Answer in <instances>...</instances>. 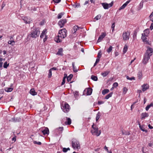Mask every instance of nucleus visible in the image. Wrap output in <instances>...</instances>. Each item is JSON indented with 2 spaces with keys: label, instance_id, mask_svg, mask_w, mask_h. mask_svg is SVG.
I'll return each mask as SVG.
<instances>
[{
  "label": "nucleus",
  "instance_id": "nucleus-1",
  "mask_svg": "<svg viewBox=\"0 0 153 153\" xmlns=\"http://www.w3.org/2000/svg\"><path fill=\"white\" fill-rule=\"evenodd\" d=\"M66 30L65 29H61L59 31V35L54 38L55 41L57 42H61L62 39L66 36Z\"/></svg>",
  "mask_w": 153,
  "mask_h": 153
},
{
  "label": "nucleus",
  "instance_id": "nucleus-2",
  "mask_svg": "<svg viewBox=\"0 0 153 153\" xmlns=\"http://www.w3.org/2000/svg\"><path fill=\"white\" fill-rule=\"evenodd\" d=\"M147 49L145 53L144 56L143 61V62L144 64H146L149 59L150 56H152V53L153 52V49L149 47H147Z\"/></svg>",
  "mask_w": 153,
  "mask_h": 153
},
{
  "label": "nucleus",
  "instance_id": "nucleus-3",
  "mask_svg": "<svg viewBox=\"0 0 153 153\" xmlns=\"http://www.w3.org/2000/svg\"><path fill=\"white\" fill-rule=\"evenodd\" d=\"M40 33V31L38 28H35L31 31L30 33L29 34L27 37H31L33 38H35L39 36Z\"/></svg>",
  "mask_w": 153,
  "mask_h": 153
},
{
  "label": "nucleus",
  "instance_id": "nucleus-4",
  "mask_svg": "<svg viewBox=\"0 0 153 153\" xmlns=\"http://www.w3.org/2000/svg\"><path fill=\"white\" fill-rule=\"evenodd\" d=\"M91 132L93 134L99 136L101 133V130H99L97 125H92Z\"/></svg>",
  "mask_w": 153,
  "mask_h": 153
},
{
  "label": "nucleus",
  "instance_id": "nucleus-5",
  "mask_svg": "<svg viewBox=\"0 0 153 153\" xmlns=\"http://www.w3.org/2000/svg\"><path fill=\"white\" fill-rule=\"evenodd\" d=\"M72 145L73 148L76 149H80V145L79 142L75 139H73L72 141Z\"/></svg>",
  "mask_w": 153,
  "mask_h": 153
},
{
  "label": "nucleus",
  "instance_id": "nucleus-6",
  "mask_svg": "<svg viewBox=\"0 0 153 153\" xmlns=\"http://www.w3.org/2000/svg\"><path fill=\"white\" fill-rule=\"evenodd\" d=\"M130 33L128 31L124 32L122 34L123 40L124 41L128 40L130 38Z\"/></svg>",
  "mask_w": 153,
  "mask_h": 153
},
{
  "label": "nucleus",
  "instance_id": "nucleus-7",
  "mask_svg": "<svg viewBox=\"0 0 153 153\" xmlns=\"http://www.w3.org/2000/svg\"><path fill=\"white\" fill-rule=\"evenodd\" d=\"M62 109L65 112H68L70 110V106L68 103H65L61 107Z\"/></svg>",
  "mask_w": 153,
  "mask_h": 153
},
{
  "label": "nucleus",
  "instance_id": "nucleus-8",
  "mask_svg": "<svg viewBox=\"0 0 153 153\" xmlns=\"http://www.w3.org/2000/svg\"><path fill=\"white\" fill-rule=\"evenodd\" d=\"M113 1H112L110 3L108 4L106 3H102V6L105 9H107L109 7H110L113 6Z\"/></svg>",
  "mask_w": 153,
  "mask_h": 153
},
{
  "label": "nucleus",
  "instance_id": "nucleus-9",
  "mask_svg": "<svg viewBox=\"0 0 153 153\" xmlns=\"http://www.w3.org/2000/svg\"><path fill=\"white\" fill-rule=\"evenodd\" d=\"M40 130L44 135L46 134L48 135L49 134V130L47 127H44L42 128H40Z\"/></svg>",
  "mask_w": 153,
  "mask_h": 153
},
{
  "label": "nucleus",
  "instance_id": "nucleus-10",
  "mask_svg": "<svg viewBox=\"0 0 153 153\" xmlns=\"http://www.w3.org/2000/svg\"><path fill=\"white\" fill-rule=\"evenodd\" d=\"M67 22V20L66 19H62L60 20L58 22V24L60 28L63 27Z\"/></svg>",
  "mask_w": 153,
  "mask_h": 153
},
{
  "label": "nucleus",
  "instance_id": "nucleus-11",
  "mask_svg": "<svg viewBox=\"0 0 153 153\" xmlns=\"http://www.w3.org/2000/svg\"><path fill=\"white\" fill-rule=\"evenodd\" d=\"M10 121L13 122H19L21 121V119L20 117H14L11 119Z\"/></svg>",
  "mask_w": 153,
  "mask_h": 153
},
{
  "label": "nucleus",
  "instance_id": "nucleus-12",
  "mask_svg": "<svg viewBox=\"0 0 153 153\" xmlns=\"http://www.w3.org/2000/svg\"><path fill=\"white\" fill-rule=\"evenodd\" d=\"M106 34L105 33H102L100 36L99 37L97 42H100L106 36Z\"/></svg>",
  "mask_w": 153,
  "mask_h": 153
},
{
  "label": "nucleus",
  "instance_id": "nucleus-13",
  "mask_svg": "<svg viewBox=\"0 0 153 153\" xmlns=\"http://www.w3.org/2000/svg\"><path fill=\"white\" fill-rule=\"evenodd\" d=\"M81 29H82L81 27H78L77 25H75L73 27L72 31L74 33H75L78 30Z\"/></svg>",
  "mask_w": 153,
  "mask_h": 153
},
{
  "label": "nucleus",
  "instance_id": "nucleus-14",
  "mask_svg": "<svg viewBox=\"0 0 153 153\" xmlns=\"http://www.w3.org/2000/svg\"><path fill=\"white\" fill-rule=\"evenodd\" d=\"M142 91H145L149 88V86L148 84H145L142 86Z\"/></svg>",
  "mask_w": 153,
  "mask_h": 153
},
{
  "label": "nucleus",
  "instance_id": "nucleus-15",
  "mask_svg": "<svg viewBox=\"0 0 153 153\" xmlns=\"http://www.w3.org/2000/svg\"><path fill=\"white\" fill-rule=\"evenodd\" d=\"M149 114L148 113L146 112L143 113L141 114V117L142 119H145V117H148Z\"/></svg>",
  "mask_w": 153,
  "mask_h": 153
},
{
  "label": "nucleus",
  "instance_id": "nucleus-16",
  "mask_svg": "<svg viewBox=\"0 0 153 153\" xmlns=\"http://www.w3.org/2000/svg\"><path fill=\"white\" fill-rule=\"evenodd\" d=\"M23 20L26 23H29L31 21V20L30 18L27 17H24Z\"/></svg>",
  "mask_w": 153,
  "mask_h": 153
},
{
  "label": "nucleus",
  "instance_id": "nucleus-17",
  "mask_svg": "<svg viewBox=\"0 0 153 153\" xmlns=\"http://www.w3.org/2000/svg\"><path fill=\"white\" fill-rule=\"evenodd\" d=\"M92 89L90 88H88L85 91H86V95H91L92 92Z\"/></svg>",
  "mask_w": 153,
  "mask_h": 153
},
{
  "label": "nucleus",
  "instance_id": "nucleus-18",
  "mask_svg": "<svg viewBox=\"0 0 153 153\" xmlns=\"http://www.w3.org/2000/svg\"><path fill=\"white\" fill-rule=\"evenodd\" d=\"M147 36L143 34H142V39L144 42H145L147 44H149L148 41L146 40V36Z\"/></svg>",
  "mask_w": 153,
  "mask_h": 153
},
{
  "label": "nucleus",
  "instance_id": "nucleus-19",
  "mask_svg": "<svg viewBox=\"0 0 153 153\" xmlns=\"http://www.w3.org/2000/svg\"><path fill=\"white\" fill-rule=\"evenodd\" d=\"M46 29H44L42 31V33H41V35L40 36V37L41 38H42L44 36L45 37V35H46Z\"/></svg>",
  "mask_w": 153,
  "mask_h": 153
},
{
  "label": "nucleus",
  "instance_id": "nucleus-20",
  "mask_svg": "<svg viewBox=\"0 0 153 153\" xmlns=\"http://www.w3.org/2000/svg\"><path fill=\"white\" fill-rule=\"evenodd\" d=\"M139 127L140 129L143 131H145L146 132H147V130L145 128L144 126V125H139Z\"/></svg>",
  "mask_w": 153,
  "mask_h": 153
},
{
  "label": "nucleus",
  "instance_id": "nucleus-21",
  "mask_svg": "<svg viewBox=\"0 0 153 153\" xmlns=\"http://www.w3.org/2000/svg\"><path fill=\"white\" fill-rule=\"evenodd\" d=\"M63 130V127H59V128H57L56 129L55 131L58 132L59 133H60L62 132Z\"/></svg>",
  "mask_w": 153,
  "mask_h": 153
},
{
  "label": "nucleus",
  "instance_id": "nucleus-22",
  "mask_svg": "<svg viewBox=\"0 0 153 153\" xmlns=\"http://www.w3.org/2000/svg\"><path fill=\"white\" fill-rule=\"evenodd\" d=\"M63 49L62 48H60L59 49L58 52L56 54L61 55L62 56L63 55L62 52H63Z\"/></svg>",
  "mask_w": 153,
  "mask_h": 153
},
{
  "label": "nucleus",
  "instance_id": "nucleus-23",
  "mask_svg": "<svg viewBox=\"0 0 153 153\" xmlns=\"http://www.w3.org/2000/svg\"><path fill=\"white\" fill-rule=\"evenodd\" d=\"M65 124H71V120L69 118H67L66 121L65 122Z\"/></svg>",
  "mask_w": 153,
  "mask_h": 153
},
{
  "label": "nucleus",
  "instance_id": "nucleus-24",
  "mask_svg": "<svg viewBox=\"0 0 153 153\" xmlns=\"http://www.w3.org/2000/svg\"><path fill=\"white\" fill-rule=\"evenodd\" d=\"M30 94L33 95H35L37 94V93L36 92L34 89H32L30 91Z\"/></svg>",
  "mask_w": 153,
  "mask_h": 153
},
{
  "label": "nucleus",
  "instance_id": "nucleus-25",
  "mask_svg": "<svg viewBox=\"0 0 153 153\" xmlns=\"http://www.w3.org/2000/svg\"><path fill=\"white\" fill-rule=\"evenodd\" d=\"M109 72L108 71H105L104 72L101 73V75L104 77L106 76L109 73Z\"/></svg>",
  "mask_w": 153,
  "mask_h": 153
},
{
  "label": "nucleus",
  "instance_id": "nucleus-26",
  "mask_svg": "<svg viewBox=\"0 0 153 153\" xmlns=\"http://www.w3.org/2000/svg\"><path fill=\"white\" fill-rule=\"evenodd\" d=\"M101 115V113L100 112H98L97 114L96 117V121H97V120L99 119Z\"/></svg>",
  "mask_w": 153,
  "mask_h": 153
},
{
  "label": "nucleus",
  "instance_id": "nucleus-27",
  "mask_svg": "<svg viewBox=\"0 0 153 153\" xmlns=\"http://www.w3.org/2000/svg\"><path fill=\"white\" fill-rule=\"evenodd\" d=\"M73 75L72 74H71L67 77V80L68 82H69L71 81L72 78L73 77Z\"/></svg>",
  "mask_w": 153,
  "mask_h": 153
},
{
  "label": "nucleus",
  "instance_id": "nucleus-28",
  "mask_svg": "<svg viewBox=\"0 0 153 153\" xmlns=\"http://www.w3.org/2000/svg\"><path fill=\"white\" fill-rule=\"evenodd\" d=\"M138 77L139 79H141L142 77V72L141 71H139L138 72Z\"/></svg>",
  "mask_w": 153,
  "mask_h": 153
},
{
  "label": "nucleus",
  "instance_id": "nucleus-29",
  "mask_svg": "<svg viewBox=\"0 0 153 153\" xmlns=\"http://www.w3.org/2000/svg\"><path fill=\"white\" fill-rule=\"evenodd\" d=\"M112 92H111L110 93L105 96V99H108L110 97H111L112 96Z\"/></svg>",
  "mask_w": 153,
  "mask_h": 153
},
{
  "label": "nucleus",
  "instance_id": "nucleus-30",
  "mask_svg": "<svg viewBox=\"0 0 153 153\" xmlns=\"http://www.w3.org/2000/svg\"><path fill=\"white\" fill-rule=\"evenodd\" d=\"M109 91V90L108 89H105L102 91V94L103 95H105V94L108 93Z\"/></svg>",
  "mask_w": 153,
  "mask_h": 153
},
{
  "label": "nucleus",
  "instance_id": "nucleus-31",
  "mask_svg": "<svg viewBox=\"0 0 153 153\" xmlns=\"http://www.w3.org/2000/svg\"><path fill=\"white\" fill-rule=\"evenodd\" d=\"M149 32V29H146L144 30V33H143L145 35L147 36Z\"/></svg>",
  "mask_w": 153,
  "mask_h": 153
},
{
  "label": "nucleus",
  "instance_id": "nucleus-32",
  "mask_svg": "<svg viewBox=\"0 0 153 153\" xmlns=\"http://www.w3.org/2000/svg\"><path fill=\"white\" fill-rule=\"evenodd\" d=\"M15 42L14 41H9L8 42V43L12 46H13L15 45Z\"/></svg>",
  "mask_w": 153,
  "mask_h": 153
},
{
  "label": "nucleus",
  "instance_id": "nucleus-33",
  "mask_svg": "<svg viewBox=\"0 0 153 153\" xmlns=\"http://www.w3.org/2000/svg\"><path fill=\"white\" fill-rule=\"evenodd\" d=\"M91 79H92L95 81H96L97 80V77L96 76H95L93 75L91 76Z\"/></svg>",
  "mask_w": 153,
  "mask_h": 153
},
{
  "label": "nucleus",
  "instance_id": "nucleus-34",
  "mask_svg": "<svg viewBox=\"0 0 153 153\" xmlns=\"http://www.w3.org/2000/svg\"><path fill=\"white\" fill-rule=\"evenodd\" d=\"M5 90V91L7 92H10L13 91V88H6Z\"/></svg>",
  "mask_w": 153,
  "mask_h": 153
},
{
  "label": "nucleus",
  "instance_id": "nucleus-35",
  "mask_svg": "<svg viewBox=\"0 0 153 153\" xmlns=\"http://www.w3.org/2000/svg\"><path fill=\"white\" fill-rule=\"evenodd\" d=\"M64 12H62L60 13H59L58 14L57 18L58 19H59L61 18L62 16L64 14Z\"/></svg>",
  "mask_w": 153,
  "mask_h": 153
},
{
  "label": "nucleus",
  "instance_id": "nucleus-36",
  "mask_svg": "<svg viewBox=\"0 0 153 153\" xmlns=\"http://www.w3.org/2000/svg\"><path fill=\"white\" fill-rule=\"evenodd\" d=\"M101 15L100 14H99V15H97V16H96L95 17L94 19H95L96 20H98L101 18Z\"/></svg>",
  "mask_w": 153,
  "mask_h": 153
},
{
  "label": "nucleus",
  "instance_id": "nucleus-37",
  "mask_svg": "<svg viewBox=\"0 0 153 153\" xmlns=\"http://www.w3.org/2000/svg\"><path fill=\"white\" fill-rule=\"evenodd\" d=\"M102 53L101 51H99L98 53L97 58L100 59L102 56Z\"/></svg>",
  "mask_w": 153,
  "mask_h": 153
},
{
  "label": "nucleus",
  "instance_id": "nucleus-38",
  "mask_svg": "<svg viewBox=\"0 0 153 153\" xmlns=\"http://www.w3.org/2000/svg\"><path fill=\"white\" fill-rule=\"evenodd\" d=\"M128 91V89L126 87H124L123 88V94H126Z\"/></svg>",
  "mask_w": 153,
  "mask_h": 153
},
{
  "label": "nucleus",
  "instance_id": "nucleus-39",
  "mask_svg": "<svg viewBox=\"0 0 153 153\" xmlns=\"http://www.w3.org/2000/svg\"><path fill=\"white\" fill-rule=\"evenodd\" d=\"M126 77L127 79H128L130 80H135V78L134 77H129V76H127Z\"/></svg>",
  "mask_w": 153,
  "mask_h": 153
},
{
  "label": "nucleus",
  "instance_id": "nucleus-40",
  "mask_svg": "<svg viewBox=\"0 0 153 153\" xmlns=\"http://www.w3.org/2000/svg\"><path fill=\"white\" fill-rule=\"evenodd\" d=\"M112 49V47L111 46H110L109 48L107 50V51L108 53H110Z\"/></svg>",
  "mask_w": 153,
  "mask_h": 153
},
{
  "label": "nucleus",
  "instance_id": "nucleus-41",
  "mask_svg": "<svg viewBox=\"0 0 153 153\" xmlns=\"http://www.w3.org/2000/svg\"><path fill=\"white\" fill-rule=\"evenodd\" d=\"M9 64H7V62H6L4 63V64L3 67L4 68H6L9 66Z\"/></svg>",
  "mask_w": 153,
  "mask_h": 153
},
{
  "label": "nucleus",
  "instance_id": "nucleus-42",
  "mask_svg": "<svg viewBox=\"0 0 153 153\" xmlns=\"http://www.w3.org/2000/svg\"><path fill=\"white\" fill-rule=\"evenodd\" d=\"M127 50V46L125 45L123 49V52L125 53H126Z\"/></svg>",
  "mask_w": 153,
  "mask_h": 153
},
{
  "label": "nucleus",
  "instance_id": "nucleus-43",
  "mask_svg": "<svg viewBox=\"0 0 153 153\" xmlns=\"http://www.w3.org/2000/svg\"><path fill=\"white\" fill-rule=\"evenodd\" d=\"M126 6V4H124L119 8V10H120L121 9H124Z\"/></svg>",
  "mask_w": 153,
  "mask_h": 153
},
{
  "label": "nucleus",
  "instance_id": "nucleus-44",
  "mask_svg": "<svg viewBox=\"0 0 153 153\" xmlns=\"http://www.w3.org/2000/svg\"><path fill=\"white\" fill-rule=\"evenodd\" d=\"M66 78V76H65L63 77V80H62V84H61L62 85H64L65 83Z\"/></svg>",
  "mask_w": 153,
  "mask_h": 153
},
{
  "label": "nucleus",
  "instance_id": "nucleus-45",
  "mask_svg": "<svg viewBox=\"0 0 153 153\" xmlns=\"http://www.w3.org/2000/svg\"><path fill=\"white\" fill-rule=\"evenodd\" d=\"M52 70H51V69H50L49 70V74H48V77L49 78H50L52 76Z\"/></svg>",
  "mask_w": 153,
  "mask_h": 153
},
{
  "label": "nucleus",
  "instance_id": "nucleus-46",
  "mask_svg": "<svg viewBox=\"0 0 153 153\" xmlns=\"http://www.w3.org/2000/svg\"><path fill=\"white\" fill-rule=\"evenodd\" d=\"M79 92L78 91H75L74 92V95L75 97L76 98L78 95Z\"/></svg>",
  "mask_w": 153,
  "mask_h": 153
},
{
  "label": "nucleus",
  "instance_id": "nucleus-47",
  "mask_svg": "<svg viewBox=\"0 0 153 153\" xmlns=\"http://www.w3.org/2000/svg\"><path fill=\"white\" fill-rule=\"evenodd\" d=\"M33 143L34 144H37L39 145H41L42 144V143L41 142H37V141H34Z\"/></svg>",
  "mask_w": 153,
  "mask_h": 153
},
{
  "label": "nucleus",
  "instance_id": "nucleus-48",
  "mask_svg": "<svg viewBox=\"0 0 153 153\" xmlns=\"http://www.w3.org/2000/svg\"><path fill=\"white\" fill-rule=\"evenodd\" d=\"M113 85L114 87H117L118 86V84L117 82H115L113 83Z\"/></svg>",
  "mask_w": 153,
  "mask_h": 153
},
{
  "label": "nucleus",
  "instance_id": "nucleus-49",
  "mask_svg": "<svg viewBox=\"0 0 153 153\" xmlns=\"http://www.w3.org/2000/svg\"><path fill=\"white\" fill-rule=\"evenodd\" d=\"M115 23H114L112 24L111 28L112 29V31L113 32L114 30V28L115 27Z\"/></svg>",
  "mask_w": 153,
  "mask_h": 153
},
{
  "label": "nucleus",
  "instance_id": "nucleus-50",
  "mask_svg": "<svg viewBox=\"0 0 153 153\" xmlns=\"http://www.w3.org/2000/svg\"><path fill=\"white\" fill-rule=\"evenodd\" d=\"M73 6L74 7L76 8V7H80V4H74L73 5Z\"/></svg>",
  "mask_w": 153,
  "mask_h": 153
},
{
  "label": "nucleus",
  "instance_id": "nucleus-51",
  "mask_svg": "<svg viewBox=\"0 0 153 153\" xmlns=\"http://www.w3.org/2000/svg\"><path fill=\"white\" fill-rule=\"evenodd\" d=\"M73 71L76 73L77 72L78 70L75 66L74 67H73Z\"/></svg>",
  "mask_w": 153,
  "mask_h": 153
},
{
  "label": "nucleus",
  "instance_id": "nucleus-52",
  "mask_svg": "<svg viewBox=\"0 0 153 153\" xmlns=\"http://www.w3.org/2000/svg\"><path fill=\"white\" fill-rule=\"evenodd\" d=\"M61 0H53V1L55 3H59L60 1Z\"/></svg>",
  "mask_w": 153,
  "mask_h": 153
},
{
  "label": "nucleus",
  "instance_id": "nucleus-53",
  "mask_svg": "<svg viewBox=\"0 0 153 153\" xmlns=\"http://www.w3.org/2000/svg\"><path fill=\"white\" fill-rule=\"evenodd\" d=\"M150 108V106H149V105H147L146 107V111H148Z\"/></svg>",
  "mask_w": 153,
  "mask_h": 153
},
{
  "label": "nucleus",
  "instance_id": "nucleus-54",
  "mask_svg": "<svg viewBox=\"0 0 153 153\" xmlns=\"http://www.w3.org/2000/svg\"><path fill=\"white\" fill-rule=\"evenodd\" d=\"M62 151L64 152H66L67 151V149H66V148H64L62 149Z\"/></svg>",
  "mask_w": 153,
  "mask_h": 153
},
{
  "label": "nucleus",
  "instance_id": "nucleus-55",
  "mask_svg": "<svg viewBox=\"0 0 153 153\" xmlns=\"http://www.w3.org/2000/svg\"><path fill=\"white\" fill-rule=\"evenodd\" d=\"M153 29V22H152L151 25L150 27V29L152 30Z\"/></svg>",
  "mask_w": 153,
  "mask_h": 153
},
{
  "label": "nucleus",
  "instance_id": "nucleus-56",
  "mask_svg": "<svg viewBox=\"0 0 153 153\" xmlns=\"http://www.w3.org/2000/svg\"><path fill=\"white\" fill-rule=\"evenodd\" d=\"M47 36L46 35H45V37L43 39L44 42H45V41H46V40H47Z\"/></svg>",
  "mask_w": 153,
  "mask_h": 153
},
{
  "label": "nucleus",
  "instance_id": "nucleus-57",
  "mask_svg": "<svg viewBox=\"0 0 153 153\" xmlns=\"http://www.w3.org/2000/svg\"><path fill=\"white\" fill-rule=\"evenodd\" d=\"M16 136L13 137L12 138V140L13 141H14V142H15L16 141Z\"/></svg>",
  "mask_w": 153,
  "mask_h": 153
},
{
  "label": "nucleus",
  "instance_id": "nucleus-58",
  "mask_svg": "<svg viewBox=\"0 0 153 153\" xmlns=\"http://www.w3.org/2000/svg\"><path fill=\"white\" fill-rule=\"evenodd\" d=\"M130 0L127 1L125 3H124L125 4H126V5L127 6V5L130 2Z\"/></svg>",
  "mask_w": 153,
  "mask_h": 153
},
{
  "label": "nucleus",
  "instance_id": "nucleus-59",
  "mask_svg": "<svg viewBox=\"0 0 153 153\" xmlns=\"http://www.w3.org/2000/svg\"><path fill=\"white\" fill-rule=\"evenodd\" d=\"M99 61H100V59L97 58L96 59L95 62H96V63H98L99 62Z\"/></svg>",
  "mask_w": 153,
  "mask_h": 153
},
{
  "label": "nucleus",
  "instance_id": "nucleus-60",
  "mask_svg": "<svg viewBox=\"0 0 153 153\" xmlns=\"http://www.w3.org/2000/svg\"><path fill=\"white\" fill-rule=\"evenodd\" d=\"M104 148L107 152H108V149L107 147L106 146H105Z\"/></svg>",
  "mask_w": 153,
  "mask_h": 153
},
{
  "label": "nucleus",
  "instance_id": "nucleus-61",
  "mask_svg": "<svg viewBox=\"0 0 153 153\" xmlns=\"http://www.w3.org/2000/svg\"><path fill=\"white\" fill-rule=\"evenodd\" d=\"M50 69H51V70H57V69L55 68V67H53L51 68Z\"/></svg>",
  "mask_w": 153,
  "mask_h": 153
},
{
  "label": "nucleus",
  "instance_id": "nucleus-62",
  "mask_svg": "<svg viewBox=\"0 0 153 153\" xmlns=\"http://www.w3.org/2000/svg\"><path fill=\"white\" fill-rule=\"evenodd\" d=\"M148 126L149 127V128L150 129H152L153 128V127L152 126H151V125H148Z\"/></svg>",
  "mask_w": 153,
  "mask_h": 153
},
{
  "label": "nucleus",
  "instance_id": "nucleus-63",
  "mask_svg": "<svg viewBox=\"0 0 153 153\" xmlns=\"http://www.w3.org/2000/svg\"><path fill=\"white\" fill-rule=\"evenodd\" d=\"M119 53L117 52H116L115 53V56H117L118 55Z\"/></svg>",
  "mask_w": 153,
  "mask_h": 153
},
{
  "label": "nucleus",
  "instance_id": "nucleus-64",
  "mask_svg": "<svg viewBox=\"0 0 153 153\" xmlns=\"http://www.w3.org/2000/svg\"><path fill=\"white\" fill-rule=\"evenodd\" d=\"M150 106V107H151L152 106H153V103H151L149 105Z\"/></svg>",
  "mask_w": 153,
  "mask_h": 153
}]
</instances>
